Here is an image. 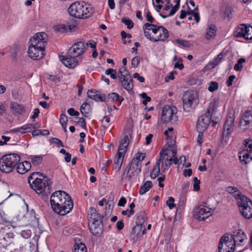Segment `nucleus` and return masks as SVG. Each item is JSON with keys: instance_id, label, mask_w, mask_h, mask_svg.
I'll return each mask as SVG.
<instances>
[{"instance_id": "f257e3e1", "label": "nucleus", "mask_w": 252, "mask_h": 252, "mask_svg": "<svg viewBox=\"0 0 252 252\" xmlns=\"http://www.w3.org/2000/svg\"><path fill=\"white\" fill-rule=\"evenodd\" d=\"M50 203L54 211L62 216L69 213L73 207L71 197L66 192L61 190L56 191L51 195Z\"/></svg>"}, {"instance_id": "f03ea898", "label": "nucleus", "mask_w": 252, "mask_h": 252, "mask_svg": "<svg viewBox=\"0 0 252 252\" xmlns=\"http://www.w3.org/2000/svg\"><path fill=\"white\" fill-rule=\"evenodd\" d=\"M47 34L45 32L36 33L29 42L28 55L34 60H39L45 55L44 50L47 42Z\"/></svg>"}, {"instance_id": "7ed1b4c3", "label": "nucleus", "mask_w": 252, "mask_h": 252, "mask_svg": "<svg viewBox=\"0 0 252 252\" xmlns=\"http://www.w3.org/2000/svg\"><path fill=\"white\" fill-rule=\"evenodd\" d=\"M145 157V153H138L134 156L124 171L122 177L123 182H131L138 176L141 171L142 161Z\"/></svg>"}, {"instance_id": "20e7f679", "label": "nucleus", "mask_w": 252, "mask_h": 252, "mask_svg": "<svg viewBox=\"0 0 252 252\" xmlns=\"http://www.w3.org/2000/svg\"><path fill=\"white\" fill-rule=\"evenodd\" d=\"M69 15L75 18L85 19L91 17L94 13V8L84 1L74 2L68 8Z\"/></svg>"}, {"instance_id": "39448f33", "label": "nucleus", "mask_w": 252, "mask_h": 252, "mask_svg": "<svg viewBox=\"0 0 252 252\" xmlns=\"http://www.w3.org/2000/svg\"><path fill=\"white\" fill-rule=\"evenodd\" d=\"M20 160V156L15 153L8 154L0 159V169L3 172L9 173Z\"/></svg>"}, {"instance_id": "423d86ee", "label": "nucleus", "mask_w": 252, "mask_h": 252, "mask_svg": "<svg viewBox=\"0 0 252 252\" xmlns=\"http://www.w3.org/2000/svg\"><path fill=\"white\" fill-rule=\"evenodd\" d=\"M184 111L190 112L198 104L199 100L196 92L189 90L185 92L182 97Z\"/></svg>"}, {"instance_id": "0eeeda50", "label": "nucleus", "mask_w": 252, "mask_h": 252, "mask_svg": "<svg viewBox=\"0 0 252 252\" xmlns=\"http://www.w3.org/2000/svg\"><path fill=\"white\" fill-rule=\"evenodd\" d=\"M38 182L32 183L30 187L38 194L48 195L51 192V182L47 177H42Z\"/></svg>"}, {"instance_id": "6e6552de", "label": "nucleus", "mask_w": 252, "mask_h": 252, "mask_svg": "<svg viewBox=\"0 0 252 252\" xmlns=\"http://www.w3.org/2000/svg\"><path fill=\"white\" fill-rule=\"evenodd\" d=\"M237 204L242 216L246 219L252 218V201L246 196H240Z\"/></svg>"}, {"instance_id": "1a4fd4ad", "label": "nucleus", "mask_w": 252, "mask_h": 252, "mask_svg": "<svg viewBox=\"0 0 252 252\" xmlns=\"http://www.w3.org/2000/svg\"><path fill=\"white\" fill-rule=\"evenodd\" d=\"M213 107L214 104H210L205 113L198 118L196 124L197 131L204 132L207 128L212 118Z\"/></svg>"}, {"instance_id": "9d476101", "label": "nucleus", "mask_w": 252, "mask_h": 252, "mask_svg": "<svg viewBox=\"0 0 252 252\" xmlns=\"http://www.w3.org/2000/svg\"><path fill=\"white\" fill-rule=\"evenodd\" d=\"M170 152L169 146L167 147L166 146L163 147L159 152L160 157L157 161H159V165L161 163L162 172H164L166 169H168L172 163L173 158L171 157H170L169 158H165V157L168 156Z\"/></svg>"}, {"instance_id": "9b49d317", "label": "nucleus", "mask_w": 252, "mask_h": 252, "mask_svg": "<svg viewBox=\"0 0 252 252\" xmlns=\"http://www.w3.org/2000/svg\"><path fill=\"white\" fill-rule=\"evenodd\" d=\"M233 35L237 38L243 37L247 40H252V27L249 24H240L235 28Z\"/></svg>"}, {"instance_id": "f8f14e48", "label": "nucleus", "mask_w": 252, "mask_h": 252, "mask_svg": "<svg viewBox=\"0 0 252 252\" xmlns=\"http://www.w3.org/2000/svg\"><path fill=\"white\" fill-rule=\"evenodd\" d=\"M176 108H172L166 105L163 107L161 115V120L164 123L169 122H175L177 121V117L176 115L175 111Z\"/></svg>"}, {"instance_id": "ddd939ff", "label": "nucleus", "mask_w": 252, "mask_h": 252, "mask_svg": "<svg viewBox=\"0 0 252 252\" xmlns=\"http://www.w3.org/2000/svg\"><path fill=\"white\" fill-rule=\"evenodd\" d=\"M206 205L207 203H205V205H201L194 209L193 215L195 219L200 220H204L212 215L211 209L207 207Z\"/></svg>"}, {"instance_id": "4468645a", "label": "nucleus", "mask_w": 252, "mask_h": 252, "mask_svg": "<svg viewBox=\"0 0 252 252\" xmlns=\"http://www.w3.org/2000/svg\"><path fill=\"white\" fill-rule=\"evenodd\" d=\"M88 45L82 41L76 42L68 50V55L77 57L81 56L86 52Z\"/></svg>"}, {"instance_id": "2eb2a0df", "label": "nucleus", "mask_w": 252, "mask_h": 252, "mask_svg": "<svg viewBox=\"0 0 252 252\" xmlns=\"http://www.w3.org/2000/svg\"><path fill=\"white\" fill-rule=\"evenodd\" d=\"M146 233V229L142 224H136L132 229L129 236L130 241L135 243Z\"/></svg>"}, {"instance_id": "dca6fc26", "label": "nucleus", "mask_w": 252, "mask_h": 252, "mask_svg": "<svg viewBox=\"0 0 252 252\" xmlns=\"http://www.w3.org/2000/svg\"><path fill=\"white\" fill-rule=\"evenodd\" d=\"M240 126L243 129H248L250 126H252V111H247L243 113L240 121Z\"/></svg>"}, {"instance_id": "f3484780", "label": "nucleus", "mask_w": 252, "mask_h": 252, "mask_svg": "<svg viewBox=\"0 0 252 252\" xmlns=\"http://www.w3.org/2000/svg\"><path fill=\"white\" fill-rule=\"evenodd\" d=\"M77 57H73L68 55V52L66 57L61 56L60 57L63 63L67 67L70 68H74L78 63V61L76 58Z\"/></svg>"}, {"instance_id": "a211bd4d", "label": "nucleus", "mask_w": 252, "mask_h": 252, "mask_svg": "<svg viewBox=\"0 0 252 252\" xmlns=\"http://www.w3.org/2000/svg\"><path fill=\"white\" fill-rule=\"evenodd\" d=\"M89 230L93 235L99 236L103 231L102 222H88Z\"/></svg>"}, {"instance_id": "6ab92c4d", "label": "nucleus", "mask_w": 252, "mask_h": 252, "mask_svg": "<svg viewBox=\"0 0 252 252\" xmlns=\"http://www.w3.org/2000/svg\"><path fill=\"white\" fill-rule=\"evenodd\" d=\"M234 120L235 118L233 115L227 116L223 126V136H227L229 135L233 131Z\"/></svg>"}, {"instance_id": "aec40b11", "label": "nucleus", "mask_w": 252, "mask_h": 252, "mask_svg": "<svg viewBox=\"0 0 252 252\" xmlns=\"http://www.w3.org/2000/svg\"><path fill=\"white\" fill-rule=\"evenodd\" d=\"M87 96L97 102L105 101L106 97L105 94H101L94 89L89 90L87 92Z\"/></svg>"}, {"instance_id": "412c9836", "label": "nucleus", "mask_w": 252, "mask_h": 252, "mask_svg": "<svg viewBox=\"0 0 252 252\" xmlns=\"http://www.w3.org/2000/svg\"><path fill=\"white\" fill-rule=\"evenodd\" d=\"M103 216H100L96 210L93 208H90L88 214V222H102Z\"/></svg>"}, {"instance_id": "4be33fe9", "label": "nucleus", "mask_w": 252, "mask_h": 252, "mask_svg": "<svg viewBox=\"0 0 252 252\" xmlns=\"http://www.w3.org/2000/svg\"><path fill=\"white\" fill-rule=\"evenodd\" d=\"M231 240L234 241L235 245L241 246L243 245L244 241L246 240L247 236L241 230H239L236 233V234L231 235Z\"/></svg>"}, {"instance_id": "5701e85b", "label": "nucleus", "mask_w": 252, "mask_h": 252, "mask_svg": "<svg viewBox=\"0 0 252 252\" xmlns=\"http://www.w3.org/2000/svg\"><path fill=\"white\" fill-rule=\"evenodd\" d=\"M17 171L21 174H25L31 168V163L28 161H25L17 164Z\"/></svg>"}, {"instance_id": "b1692460", "label": "nucleus", "mask_w": 252, "mask_h": 252, "mask_svg": "<svg viewBox=\"0 0 252 252\" xmlns=\"http://www.w3.org/2000/svg\"><path fill=\"white\" fill-rule=\"evenodd\" d=\"M10 108L13 114H22L25 112V107L22 104L17 102H13L10 103Z\"/></svg>"}, {"instance_id": "393cba45", "label": "nucleus", "mask_w": 252, "mask_h": 252, "mask_svg": "<svg viewBox=\"0 0 252 252\" xmlns=\"http://www.w3.org/2000/svg\"><path fill=\"white\" fill-rule=\"evenodd\" d=\"M160 31L158 32L159 35L154 39V42L158 41H165L169 36L168 31L164 27L160 26Z\"/></svg>"}, {"instance_id": "a878e982", "label": "nucleus", "mask_w": 252, "mask_h": 252, "mask_svg": "<svg viewBox=\"0 0 252 252\" xmlns=\"http://www.w3.org/2000/svg\"><path fill=\"white\" fill-rule=\"evenodd\" d=\"M123 100V97L119 95L117 93H111L108 94L107 98L105 99V101L106 103H109L110 101H117L121 104Z\"/></svg>"}, {"instance_id": "bb28decb", "label": "nucleus", "mask_w": 252, "mask_h": 252, "mask_svg": "<svg viewBox=\"0 0 252 252\" xmlns=\"http://www.w3.org/2000/svg\"><path fill=\"white\" fill-rule=\"evenodd\" d=\"M45 177L46 176H44L42 173L39 172H32L28 177V183L30 185H32V183H34L36 181V182L38 183V181L39 180V179Z\"/></svg>"}, {"instance_id": "cd10ccee", "label": "nucleus", "mask_w": 252, "mask_h": 252, "mask_svg": "<svg viewBox=\"0 0 252 252\" xmlns=\"http://www.w3.org/2000/svg\"><path fill=\"white\" fill-rule=\"evenodd\" d=\"M223 243L226 244L228 247H230V249L234 252L236 245L234 241L231 240V236L229 237L228 234H225L220 240Z\"/></svg>"}, {"instance_id": "c85d7f7f", "label": "nucleus", "mask_w": 252, "mask_h": 252, "mask_svg": "<svg viewBox=\"0 0 252 252\" xmlns=\"http://www.w3.org/2000/svg\"><path fill=\"white\" fill-rule=\"evenodd\" d=\"M216 31L217 30L215 25L213 24L209 25L206 30L205 38L207 40L214 38L216 36Z\"/></svg>"}, {"instance_id": "c756f323", "label": "nucleus", "mask_w": 252, "mask_h": 252, "mask_svg": "<svg viewBox=\"0 0 252 252\" xmlns=\"http://www.w3.org/2000/svg\"><path fill=\"white\" fill-rule=\"evenodd\" d=\"M124 155L122 153H117L116 159L114 161L115 169L117 171H120L124 160Z\"/></svg>"}, {"instance_id": "7c9ffc66", "label": "nucleus", "mask_w": 252, "mask_h": 252, "mask_svg": "<svg viewBox=\"0 0 252 252\" xmlns=\"http://www.w3.org/2000/svg\"><path fill=\"white\" fill-rule=\"evenodd\" d=\"M124 88L127 91H131L133 89V80L131 77L126 78L120 81Z\"/></svg>"}, {"instance_id": "2f4dec72", "label": "nucleus", "mask_w": 252, "mask_h": 252, "mask_svg": "<svg viewBox=\"0 0 252 252\" xmlns=\"http://www.w3.org/2000/svg\"><path fill=\"white\" fill-rule=\"evenodd\" d=\"M128 145V137L126 135L124 138L121 141L120 145L117 153H122V154L125 155L126 150V148Z\"/></svg>"}, {"instance_id": "473e14b6", "label": "nucleus", "mask_w": 252, "mask_h": 252, "mask_svg": "<svg viewBox=\"0 0 252 252\" xmlns=\"http://www.w3.org/2000/svg\"><path fill=\"white\" fill-rule=\"evenodd\" d=\"M28 159L31 160V164H32L33 166H37L40 164L43 160V156H30L28 158Z\"/></svg>"}, {"instance_id": "72a5a7b5", "label": "nucleus", "mask_w": 252, "mask_h": 252, "mask_svg": "<svg viewBox=\"0 0 252 252\" xmlns=\"http://www.w3.org/2000/svg\"><path fill=\"white\" fill-rule=\"evenodd\" d=\"M91 106L88 103H83L80 107V112L85 117H88L91 111Z\"/></svg>"}, {"instance_id": "f704fd0d", "label": "nucleus", "mask_w": 252, "mask_h": 252, "mask_svg": "<svg viewBox=\"0 0 252 252\" xmlns=\"http://www.w3.org/2000/svg\"><path fill=\"white\" fill-rule=\"evenodd\" d=\"M152 182L150 181H147L140 187L139 192L140 194L142 195L148 191L152 187Z\"/></svg>"}, {"instance_id": "c9c22d12", "label": "nucleus", "mask_w": 252, "mask_h": 252, "mask_svg": "<svg viewBox=\"0 0 252 252\" xmlns=\"http://www.w3.org/2000/svg\"><path fill=\"white\" fill-rule=\"evenodd\" d=\"M160 172L159 161H157L156 164L153 167L152 171L150 173V177L152 179H156L159 175Z\"/></svg>"}, {"instance_id": "e433bc0d", "label": "nucleus", "mask_w": 252, "mask_h": 252, "mask_svg": "<svg viewBox=\"0 0 252 252\" xmlns=\"http://www.w3.org/2000/svg\"><path fill=\"white\" fill-rule=\"evenodd\" d=\"M34 128H35V126L32 124H28L19 127V132L22 134L31 132L32 129Z\"/></svg>"}, {"instance_id": "4c0bfd02", "label": "nucleus", "mask_w": 252, "mask_h": 252, "mask_svg": "<svg viewBox=\"0 0 252 252\" xmlns=\"http://www.w3.org/2000/svg\"><path fill=\"white\" fill-rule=\"evenodd\" d=\"M249 151H243V153L241 154L242 155H241L239 156V158L240 161L242 162H244L245 164H247L248 162L250 161L249 159L251 160L252 159V158L251 157L250 153H249Z\"/></svg>"}, {"instance_id": "58836bf2", "label": "nucleus", "mask_w": 252, "mask_h": 252, "mask_svg": "<svg viewBox=\"0 0 252 252\" xmlns=\"http://www.w3.org/2000/svg\"><path fill=\"white\" fill-rule=\"evenodd\" d=\"M169 148L170 149V151L171 152L172 156L173 157L172 162H173V163L175 164L180 163L179 159H178L177 158L176 156L177 154V150L175 149L174 148V144H171L169 145Z\"/></svg>"}, {"instance_id": "ea45409f", "label": "nucleus", "mask_w": 252, "mask_h": 252, "mask_svg": "<svg viewBox=\"0 0 252 252\" xmlns=\"http://www.w3.org/2000/svg\"><path fill=\"white\" fill-rule=\"evenodd\" d=\"M219 252H233V251L230 249V247H228L226 244L220 240L219 245Z\"/></svg>"}, {"instance_id": "a19ab883", "label": "nucleus", "mask_w": 252, "mask_h": 252, "mask_svg": "<svg viewBox=\"0 0 252 252\" xmlns=\"http://www.w3.org/2000/svg\"><path fill=\"white\" fill-rule=\"evenodd\" d=\"M146 25H147V23L143 25V27L144 35L145 36V37H146L148 39H149L151 41H154V39L155 38L152 37L151 36V33H150L151 29L150 28V27H147Z\"/></svg>"}, {"instance_id": "79ce46f5", "label": "nucleus", "mask_w": 252, "mask_h": 252, "mask_svg": "<svg viewBox=\"0 0 252 252\" xmlns=\"http://www.w3.org/2000/svg\"><path fill=\"white\" fill-rule=\"evenodd\" d=\"M223 56V53L221 52L217 56V57L213 60V61L211 63V64L212 65V68H214L216 65H217L219 64V63L222 60Z\"/></svg>"}, {"instance_id": "37998d69", "label": "nucleus", "mask_w": 252, "mask_h": 252, "mask_svg": "<svg viewBox=\"0 0 252 252\" xmlns=\"http://www.w3.org/2000/svg\"><path fill=\"white\" fill-rule=\"evenodd\" d=\"M75 252H86L87 248L85 244L80 243L79 244H75L74 246Z\"/></svg>"}, {"instance_id": "c03bdc74", "label": "nucleus", "mask_w": 252, "mask_h": 252, "mask_svg": "<svg viewBox=\"0 0 252 252\" xmlns=\"http://www.w3.org/2000/svg\"><path fill=\"white\" fill-rule=\"evenodd\" d=\"M219 84L217 82L212 81L209 83L208 90L210 92H213L218 89Z\"/></svg>"}, {"instance_id": "a18cd8bd", "label": "nucleus", "mask_w": 252, "mask_h": 252, "mask_svg": "<svg viewBox=\"0 0 252 252\" xmlns=\"http://www.w3.org/2000/svg\"><path fill=\"white\" fill-rule=\"evenodd\" d=\"M146 26L150 27V28L151 29V31H152V32L154 34H157L158 33V32H160V26H158L155 25L150 24L149 23H147Z\"/></svg>"}, {"instance_id": "49530a36", "label": "nucleus", "mask_w": 252, "mask_h": 252, "mask_svg": "<svg viewBox=\"0 0 252 252\" xmlns=\"http://www.w3.org/2000/svg\"><path fill=\"white\" fill-rule=\"evenodd\" d=\"M49 134V131L47 129L35 130L32 132L33 136H37L39 135H48Z\"/></svg>"}, {"instance_id": "de8ad7c7", "label": "nucleus", "mask_w": 252, "mask_h": 252, "mask_svg": "<svg viewBox=\"0 0 252 252\" xmlns=\"http://www.w3.org/2000/svg\"><path fill=\"white\" fill-rule=\"evenodd\" d=\"M244 145L247 151H249V152L252 151V139L250 138L245 139Z\"/></svg>"}, {"instance_id": "09e8293b", "label": "nucleus", "mask_w": 252, "mask_h": 252, "mask_svg": "<svg viewBox=\"0 0 252 252\" xmlns=\"http://www.w3.org/2000/svg\"><path fill=\"white\" fill-rule=\"evenodd\" d=\"M122 22L125 25L127 26V28L128 29H131L133 27V23L132 21L126 18H123L122 19Z\"/></svg>"}, {"instance_id": "8fccbe9b", "label": "nucleus", "mask_w": 252, "mask_h": 252, "mask_svg": "<svg viewBox=\"0 0 252 252\" xmlns=\"http://www.w3.org/2000/svg\"><path fill=\"white\" fill-rule=\"evenodd\" d=\"M176 42L178 44H179L180 45L182 46L183 47L189 48L191 46V44L189 43V41L187 40L178 39L176 40Z\"/></svg>"}, {"instance_id": "3c124183", "label": "nucleus", "mask_w": 252, "mask_h": 252, "mask_svg": "<svg viewBox=\"0 0 252 252\" xmlns=\"http://www.w3.org/2000/svg\"><path fill=\"white\" fill-rule=\"evenodd\" d=\"M166 204L168 206L170 209H173L175 207L174 203V199L173 197H169L168 200L166 201Z\"/></svg>"}, {"instance_id": "603ef678", "label": "nucleus", "mask_w": 252, "mask_h": 252, "mask_svg": "<svg viewBox=\"0 0 252 252\" xmlns=\"http://www.w3.org/2000/svg\"><path fill=\"white\" fill-rule=\"evenodd\" d=\"M140 62V58L139 56H135L132 59L131 65L132 67L135 68L139 64Z\"/></svg>"}, {"instance_id": "864d4df0", "label": "nucleus", "mask_w": 252, "mask_h": 252, "mask_svg": "<svg viewBox=\"0 0 252 252\" xmlns=\"http://www.w3.org/2000/svg\"><path fill=\"white\" fill-rule=\"evenodd\" d=\"M144 221V213L143 212H140L137 215L136 217V223L137 224H142Z\"/></svg>"}, {"instance_id": "5fc2aeb1", "label": "nucleus", "mask_w": 252, "mask_h": 252, "mask_svg": "<svg viewBox=\"0 0 252 252\" xmlns=\"http://www.w3.org/2000/svg\"><path fill=\"white\" fill-rule=\"evenodd\" d=\"M200 181L198 179L197 177H194L193 178V189L195 191H198L200 189Z\"/></svg>"}, {"instance_id": "6e6d98bb", "label": "nucleus", "mask_w": 252, "mask_h": 252, "mask_svg": "<svg viewBox=\"0 0 252 252\" xmlns=\"http://www.w3.org/2000/svg\"><path fill=\"white\" fill-rule=\"evenodd\" d=\"M119 70L122 71V73L124 75L125 77L124 78V79H126V78H128L129 77H131L130 73H129L128 71L127 70V68L126 66H122L119 68Z\"/></svg>"}, {"instance_id": "4d7b16f0", "label": "nucleus", "mask_w": 252, "mask_h": 252, "mask_svg": "<svg viewBox=\"0 0 252 252\" xmlns=\"http://www.w3.org/2000/svg\"><path fill=\"white\" fill-rule=\"evenodd\" d=\"M171 7L172 9L169 14H168V16H171L173 15L178 10L180 7V3L176 2V4L173 7L172 6Z\"/></svg>"}, {"instance_id": "13d9d810", "label": "nucleus", "mask_w": 252, "mask_h": 252, "mask_svg": "<svg viewBox=\"0 0 252 252\" xmlns=\"http://www.w3.org/2000/svg\"><path fill=\"white\" fill-rule=\"evenodd\" d=\"M140 96L144 99L142 103L145 105H147L148 102L151 100V97L148 96L145 93H142Z\"/></svg>"}, {"instance_id": "bf43d9fd", "label": "nucleus", "mask_w": 252, "mask_h": 252, "mask_svg": "<svg viewBox=\"0 0 252 252\" xmlns=\"http://www.w3.org/2000/svg\"><path fill=\"white\" fill-rule=\"evenodd\" d=\"M67 113L70 116H78L79 115V112L75 111L74 108H70L67 110Z\"/></svg>"}, {"instance_id": "052dcab7", "label": "nucleus", "mask_w": 252, "mask_h": 252, "mask_svg": "<svg viewBox=\"0 0 252 252\" xmlns=\"http://www.w3.org/2000/svg\"><path fill=\"white\" fill-rule=\"evenodd\" d=\"M235 78V76L234 75H231L229 76L228 79L226 81V84L228 87H230L232 85V83Z\"/></svg>"}, {"instance_id": "680f3d73", "label": "nucleus", "mask_w": 252, "mask_h": 252, "mask_svg": "<svg viewBox=\"0 0 252 252\" xmlns=\"http://www.w3.org/2000/svg\"><path fill=\"white\" fill-rule=\"evenodd\" d=\"M147 20L151 23H153L155 21V19L152 17L150 11H148L146 13V15Z\"/></svg>"}, {"instance_id": "e2e57ef3", "label": "nucleus", "mask_w": 252, "mask_h": 252, "mask_svg": "<svg viewBox=\"0 0 252 252\" xmlns=\"http://www.w3.org/2000/svg\"><path fill=\"white\" fill-rule=\"evenodd\" d=\"M198 132V135L197 136V143L200 146L201 145L202 143V138L203 136V132H200V131H197Z\"/></svg>"}, {"instance_id": "0e129e2a", "label": "nucleus", "mask_w": 252, "mask_h": 252, "mask_svg": "<svg viewBox=\"0 0 252 252\" xmlns=\"http://www.w3.org/2000/svg\"><path fill=\"white\" fill-rule=\"evenodd\" d=\"M59 121L60 124L67 123L68 120L65 114H62L60 115Z\"/></svg>"}, {"instance_id": "69168bd1", "label": "nucleus", "mask_w": 252, "mask_h": 252, "mask_svg": "<svg viewBox=\"0 0 252 252\" xmlns=\"http://www.w3.org/2000/svg\"><path fill=\"white\" fill-rule=\"evenodd\" d=\"M77 123L80 124V126L84 129H86V124L85 119L83 118H79Z\"/></svg>"}, {"instance_id": "338daca9", "label": "nucleus", "mask_w": 252, "mask_h": 252, "mask_svg": "<svg viewBox=\"0 0 252 252\" xmlns=\"http://www.w3.org/2000/svg\"><path fill=\"white\" fill-rule=\"evenodd\" d=\"M133 77L134 78L137 79V80H138L141 83L144 82L145 81V78L142 76H140L138 73H134L133 75Z\"/></svg>"}, {"instance_id": "774afa93", "label": "nucleus", "mask_w": 252, "mask_h": 252, "mask_svg": "<svg viewBox=\"0 0 252 252\" xmlns=\"http://www.w3.org/2000/svg\"><path fill=\"white\" fill-rule=\"evenodd\" d=\"M192 171L191 169H185L183 171V175L185 177L190 176L192 175Z\"/></svg>"}]
</instances>
